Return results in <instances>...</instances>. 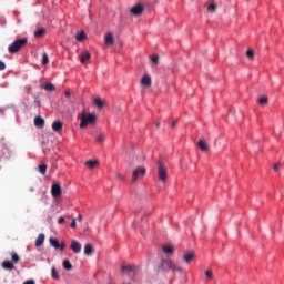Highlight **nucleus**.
Returning <instances> with one entry per match:
<instances>
[{"instance_id":"nucleus-1","label":"nucleus","mask_w":284,"mask_h":284,"mask_svg":"<svg viewBox=\"0 0 284 284\" xmlns=\"http://www.w3.org/2000/svg\"><path fill=\"white\" fill-rule=\"evenodd\" d=\"M159 270H163L164 272H168V271L180 272V274H183V267L174 264V262H172L171 260H165V258L161 261Z\"/></svg>"},{"instance_id":"nucleus-2","label":"nucleus","mask_w":284,"mask_h":284,"mask_svg":"<svg viewBox=\"0 0 284 284\" xmlns=\"http://www.w3.org/2000/svg\"><path fill=\"white\" fill-rule=\"evenodd\" d=\"M94 123H97V114L95 113H82L81 115V123H80V128L82 130H85V128H88V125H94Z\"/></svg>"},{"instance_id":"nucleus-3","label":"nucleus","mask_w":284,"mask_h":284,"mask_svg":"<svg viewBox=\"0 0 284 284\" xmlns=\"http://www.w3.org/2000/svg\"><path fill=\"white\" fill-rule=\"evenodd\" d=\"M27 44H28V39L27 38L16 40L14 42H12L9 45L8 51L11 54H14V53L19 52V50H21V48H23Z\"/></svg>"},{"instance_id":"nucleus-4","label":"nucleus","mask_w":284,"mask_h":284,"mask_svg":"<svg viewBox=\"0 0 284 284\" xmlns=\"http://www.w3.org/2000/svg\"><path fill=\"white\" fill-rule=\"evenodd\" d=\"M158 179L161 181V183H166L168 181V168H165V164L160 163L158 168Z\"/></svg>"},{"instance_id":"nucleus-5","label":"nucleus","mask_w":284,"mask_h":284,"mask_svg":"<svg viewBox=\"0 0 284 284\" xmlns=\"http://www.w3.org/2000/svg\"><path fill=\"white\" fill-rule=\"evenodd\" d=\"M145 172H146L145 168H143V166L136 168L133 171L132 183H136V181H139V179H141V176H145Z\"/></svg>"},{"instance_id":"nucleus-6","label":"nucleus","mask_w":284,"mask_h":284,"mask_svg":"<svg viewBox=\"0 0 284 284\" xmlns=\"http://www.w3.org/2000/svg\"><path fill=\"white\" fill-rule=\"evenodd\" d=\"M144 10L145 7H143V4H135L131 8V14H133V17H141Z\"/></svg>"},{"instance_id":"nucleus-7","label":"nucleus","mask_w":284,"mask_h":284,"mask_svg":"<svg viewBox=\"0 0 284 284\" xmlns=\"http://www.w3.org/2000/svg\"><path fill=\"white\" fill-rule=\"evenodd\" d=\"M51 194H52L53 199H59V196H61V194H62L61 184H59V183L52 184Z\"/></svg>"},{"instance_id":"nucleus-8","label":"nucleus","mask_w":284,"mask_h":284,"mask_svg":"<svg viewBox=\"0 0 284 284\" xmlns=\"http://www.w3.org/2000/svg\"><path fill=\"white\" fill-rule=\"evenodd\" d=\"M49 243L52 247H54V250H61V252H63V250H65V244H61L59 243V240L54 239V237H50L49 239Z\"/></svg>"},{"instance_id":"nucleus-9","label":"nucleus","mask_w":284,"mask_h":284,"mask_svg":"<svg viewBox=\"0 0 284 284\" xmlns=\"http://www.w3.org/2000/svg\"><path fill=\"white\" fill-rule=\"evenodd\" d=\"M90 59H92V54L90 53V51H83L80 54V62L83 64L89 63Z\"/></svg>"},{"instance_id":"nucleus-10","label":"nucleus","mask_w":284,"mask_h":284,"mask_svg":"<svg viewBox=\"0 0 284 284\" xmlns=\"http://www.w3.org/2000/svg\"><path fill=\"white\" fill-rule=\"evenodd\" d=\"M70 248L74 254H79L81 252V244L77 240H72L70 244Z\"/></svg>"},{"instance_id":"nucleus-11","label":"nucleus","mask_w":284,"mask_h":284,"mask_svg":"<svg viewBox=\"0 0 284 284\" xmlns=\"http://www.w3.org/2000/svg\"><path fill=\"white\" fill-rule=\"evenodd\" d=\"M141 85H143V88H150L152 85V77L149 74L143 75Z\"/></svg>"},{"instance_id":"nucleus-12","label":"nucleus","mask_w":284,"mask_h":284,"mask_svg":"<svg viewBox=\"0 0 284 284\" xmlns=\"http://www.w3.org/2000/svg\"><path fill=\"white\" fill-rule=\"evenodd\" d=\"M197 146L200 148V150L202 152H210V144H207V142H205V139H201L197 142Z\"/></svg>"},{"instance_id":"nucleus-13","label":"nucleus","mask_w":284,"mask_h":284,"mask_svg":"<svg viewBox=\"0 0 284 284\" xmlns=\"http://www.w3.org/2000/svg\"><path fill=\"white\" fill-rule=\"evenodd\" d=\"M121 270H122V272H123L124 274H132V272H135L136 266H134V265H123V266L121 267Z\"/></svg>"},{"instance_id":"nucleus-14","label":"nucleus","mask_w":284,"mask_h":284,"mask_svg":"<svg viewBox=\"0 0 284 284\" xmlns=\"http://www.w3.org/2000/svg\"><path fill=\"white\" fill-rule=\"evenodd\" d=\"M84 254L85 256H92V254H94V246H92V244H85Z\"/></svg>"},{"instance_id":"nucleus-15","label":"nucleus","mask_w":284,"mask_h":284,"mask_svg":"<svg viewBox=\"0 0 284 284\" xmlns=\"http://www.w3.org/2000/svg\"><path fill=\"white\" fill-rule=\"evenodd\" d=\"M104 42L106 45H114V34L106 33V36L104 38Z\"/></svg>"},{"instance_id":"nucleus-16","label":"nucleus","mask_w":284,"mask_h":284,"mask_svg":"<svg viewBox=\"0 0 284 284\" xmlns=\"http://www.w3.org/2000/svg\"><path fill=\"white\" fill-rule=\"evenodd\" d=\"M53 132H61L63 130V123L61 121H55L52 123Z\"/></svg>"},{"instance_id":"nucleus-17","label":"nucleus","mask_w":284,"mask_h":284,"mask_svg":"<svg viewBox=\"0 0 284 284\" xmlns=\"http://www.w3.org/2000/svg\"><path fill=\"white\" fill-rule=\"evenodd\" d=\"M85 166L89 168L90 170H94L95 168L99 166V161L98 160H89L85 162Z\"/></svg>"},{"instance_id":"nucleus-18","label":"nucleus","mask_w":284,"mask_h":284,"mask_svg":"<svg viewBox=\"0 0 284 284\" xmlns=\"http://www.w3.org/2000/svg\"><path fill=\"white\" fill-rule=\"evenodd\" d=\"M34 125H36V128H43V125H45V120H43V118H41V116H36Z\"/></svg>"},{"instance_id":"nucleus-19","label":"nucleus","mask_w":284,"mask_h":284,"mask_svg":"<svg viewBox=\"0 0 284 284\" xmlns=\"http://www.w3.org/2000/svg\"><path fill=\"white\" fill-rule=\"evenodd\" d=\"M45 241V235L43 233L39 234V236L36 240V247H41Z\"/></svg>"},{"instance_id":"nucleus-20","label":"nucleus","mask_w":284,"mask_h":284,"mask_svg":"<svg viewBox=\"0 0 284 284\" xmlns=\"http://www.w3.org/2000/svg\"><path fill=\"white\" fill-rule=\"evenodd\" d=\"M2 267L3 270H8L9 272H12V270H14V263L10 261H4L2 262Z\"/></svg>"},{"instance_id":"nucleus-21","label":"nucleus","mask_w":284,"mask_h":284,"mask_svg":"<svg viewBox=\"0 0 284 284\" xmlns=\"http://www.w3.org/2000/svg\"><path fill=\"white\" fill-rule=\"evenodd\" d=\"M194 253L190 252V253H185L183 256V261L184 263H192V261H194Z\"/></svg>"},{"instance_id":"nucleus-22","label":"nucleus","mask_w":284,"mask_h":284,"mask_svg":"<svg viewBox=\"0 0 284 284\" xmlns=\"http://www.w3.org/2000/svg\"><path fill=\"white\" fill-rule=\"evenodd\" d=\"M162 252H164V254H174V246L163 245L162 246Z\"/></svg>"},{"instance_id":"nucleus-23","label":"nucleus","mask_w":284,"mask_h":284,"mask_svg":"<svg viewBox=\"0 0 284 284\" xmlns=\"http://www.w3.org/2000/svg\"><path fill=\"white\" fill-rule=\"evenodd\" d=\"M11 255V261L13 263V265H17V263H19V261H21V257H19V254H17V252L12 251L10 253Z\"/></svg>"},{"instance_id":"nucleus-24","label":"nucleus","mask_w":284,"mask_h":284,"mask_svg":"<svg viewBox=\"0 0 284 284\" xmlns=\"http://www.w3.org/2000/svg\"><path fill=\"white\" fill-rule=\"evenodd\" d=\"M44 34H45V30L43 28H38L34 31L36 39H41V37H43Z\"/></svg>"},{"instance_id":"nucleus-25","label":"nucleus","mask_w":284,"mask_h":284,"mask_svg":"<svg viewBox=\"0 0 284 284\" xmlns=\"http://www.w3.org/2000/svg\"><path fill=\"white\" fill-rule=\"evenodd\" d=\"M217 8L219 7L215 3H211L207 6L206 10H207V12L214 13V12H216Z\"/></svg>"},{"instance_id":"nucleus-26","label":"nucleus","mask_w":284,"mask_h":284,"mask_svg":"<svg viewBox=\"0 0 284 284\" xmlns=\"http://www.w3.org/2000/svg\"><path fill=\"white\" fill-rule=\"evenodd\" d=\"M44 90H47V92H54V90H55L54 84H52V82H48L44 85Z\"/></svg>"},{"instance_id":"nucleus-27","label":"nucleus","mask_w":284,"mask_h":284,"mask_svg":"<svg viewBox=\"0 0 284 284\" xmlns=\"http://www.w3.org/2000/svg\"><path fill=\"white\" fill-rule=\"evenodd\" d=\"M62 265H63L64 270H68V272H70V270H72V263H70L69 260H64Z\"/></svg>"},{"instance_id":"nucleus-28","label":"nucleus","mask_w":284,"mask_h":284,"mask_svg":"<svg viewBox=\"0 0 284 284\" xmlns=\"http://www.w3.org/2000/svg\"><path fill=\"white\" fill-rule=\"evenodd\" d=\"M77 41H85V32L81 31L75 36Z\"/></svg>"},{"instance_id":"nucleus-29","label":"nucleus","mask_w":284,"mask_h":284,"mask_svg":"<svg viewBox=\"0 0 284 284\" xmlns=\"http://www.w3.org/2000/svg\"><path fill=\"white\" fill-rule=\"evenodd\" d=\"M50 63V58L48 57V53L42 54V65H48Z\"/></svg>"},{"instance_id":"nucleus-30","label":"nucleus","mask_w":284,"mask_h":284,"mask_svg":"<svg viewBox=\"0 0 284 284\" xmlns=\"http://www.w3.org/2000/svg\"><path fill=\"white\" fill-rule=\"evenodd\" d=\"M94 104L98 106V108H103V105H105V102L103 100H101V98H97L94 100Z\"/></svg>"},{"instance_id":"nucleus-31","label":"nucleus","mask_w":284,"mask_h":284,"mask_svg":"<svg viewBox=\"0 0 284 284\" xmlns=\"http://www.w3.org/2000/svg\"><path fill=\"white\" fill-rule=\"evenodd\" d=\"M39 172H40V174H45L48 172V165L47 164H40L39 165Z\"/></svg>"},{"instance_id":"nucleus-32","label":"nucleus","mask_w":284,"mask_h":284,"mask_svg":"<svg viewBox=\"0 0 284 284\" xmlns=\"http://www.w3.org/2000/svg\"><path fill=\"white\" fill-rule=\"evenodd\" d=\"M267 97H262L258 99L260 105H267Z\"/></svg>"},{"instance_id":"nucleus-33","label":"nucleus","mask_w":284,"mask_h":284,"mask_svg":"<svg viewBox=\"0 0 284 284\" xmlns=\"http://www.w3.org/2000/svg\"><path fill=\"white\" fill-rule=\"evenodd\" d=\"M51 276L52 278L59 280V273L57 272V268H51Z\"/></svg>"},{"instance_id":"nucleus-34","label":"nucleus","mask_w":284,"mask_h":284,"mask_svg":"<svg viewBox=\"0 0 284 284\" xmlns=\"http://www.w3.org/2000/svg\"><path fill=\"white\" fill-rule=\"evenodd\" d=\"M103 141H105V135L103 133H100L98 136H97V142L98 143H103Z\"/></svg>"},{"instance_id":"nucleus-35","label":"nucleus","mask_w":284,"mask_h":284,"mask_svg":"<svg viewBox=\"0 0 284 284\" xmlns=\"http://www.w3.org/2000/svg\"><path fill=\"white\" fill-rule=\"evenodd\" d=\"M151 61L154 65H159V55L156 54L152 55Z\"/></svg>"},{"instance_id":"nucleus-36","label":"nucleus","mask_w":284,"mask_h":284,"mask_svg":"<svg viewBox=\"0 0 284 284\" xmlns=\"http://www.w3.org/2000/svg\"><path fill=\"white\" fill-rule=\"evenodd\" d=\"M246 57H247L248 59H254V51H253V50H247V51H246Z\"/></svg>"},{"instance_id":"nucleus-37","label":"nucleus","mask_w":284,"mask_h":284,"mask_svg":"<svg viewBox=\"0 0 284 284\" xmlns=\"http://www.w3.org/2000/svg\"><path fill=\"white\" fill-rule=\"evenodd\" d=\"M115 178L119 180V181H125V175L121 174V173H116L115 174Z\"/></svg>"},{"instance_id":"nucleus-38","label":"nucleus","mask_w":284,"mask_h":284,"mask_svg":"<svg viewBox=\"0 0 284 284\" xmlns=\"http://www.w3.org/2000/svg\"><path fill=\"white\" fill-rule=\"evenodd\" d=\"M205 276H206L207 278H212V277L214 276V274L212 273L211 270H206V271H205Z\"/></svg>"},{"instance_id":"nucleus-39","label":"nucleus","mask_w":284,"mask_h":284,"mask_svg":"<svg viewBox=\"0 0 284 284\" xmlns=\"http://www.w3.org/2000/svg\"><path fill=\"white\" fill-rule=\"evenodd\" d=\"M70 227L72 229V230H74L75 227H77V219H72V221H71V224H70Z\"/></svg>"},{"instance_id":"nucleus-40","label":"nucleus","mask_w":284,"mask_h":284,"mask_svg":"<svg viewBox=\"0 0 284 284\" xmlns=\"http://www.w3.org/2000/svg\"><path fill=\"white\" fill-rule=\"evenodd\" d=\"M58 223H59V225H63V223H65V217L60 216V217L58 219Z\"/></svg>"},{"instance_id":"nucleus-41","label":"nucleus","mask_w":284,"mask_h":284,"mask_svg":"<svg viewBox=\"0 0 284 284\" xmlns=\"http://www.w3.org/2000/svg\"><path fill=\"white\" fill-rule=\"evenodd\" d=\"M178 124H179V120H174L171 124V128L174 130V128H176Z\"/></svg>"},{"instance_id":"nucleus-42","label":"nucleus","mask_w":284,"mask_h":284,"mask_svg":"<svg viewBox=\"0 0 284 284\" xmlns=\"http://www.w3.org/2000/svg\"><path fill=\"white\" fill-rule=\"evenodd\" d=\"M6 70V63L3 61H0V71Z\"/></svg>"},{"instance_id":"nucleus-43","label":"nucleus","mask_w":284,"mask_h":284,"mask_svg":"<svg viewBox=\"0 0 284 284\" xmlns=\"http://www.w3.org/2000/svg\"><path fill=\"white\" fill-rule=\"evenodd\" d=\"M77 221H79V223H81L83 221V216L81 214L78 215Z\"/></svg>"},{"instance_id":"nucleus-44","label":"nucleus","mask_w":284,"mask_h":284,"mask_svg":"<svg viewBox=\"0 0 284 284\" xmlns=\"http://www.w3.org/2000/svg\"><path fill=\"white\" fill-rule=\"evenodd\" d=\"M278 168H281V164H275V165H274V171H275V172H278Z\"/></svg>"},{"instance_id":"nucleus-45","label":"nucleus","mask_w":284,"mask_h":284,"mask_svg":"<svg viewBox=\"0 0 284 284\" xmlns=\"http://www.w3.org/2000/svg\"><path fill=\"white\" fill-rule=\"evenodd\" d=\"M155 128H156V130H159V128H161V122H156Z\"/></svg>"},{"instance_id":"nucleus-46","label":"nucleus","mask_w":284,"mask_h":284,"mask_svg":"<svg viewBox=\"0 0 284 284\" xmlns=\"http://www.w3.org/2000/svg\"><path fill=\"white\" fill-rule=\"evenodd\" d=\"M64 94H65V97H71L72 95V93H70V91H65Z\"/></svg>"},{"instance_id":"nucleus-47","label":"nucleus","mask_w":284,"mask_h":284,"mask_svg":"<svg viewBox=\"0 0 284 284\" xmlns=\"http://www.w3.org/2000/svg\"><path fill=\"white\" fill-rule=\"evenodd\" d=\"M67 219H72V215L68 214V215H67Z\"/></svg>"}]
</instances>
